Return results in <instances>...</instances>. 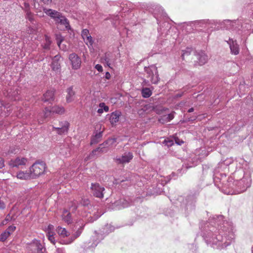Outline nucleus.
<instances>
[{"label":"nucleus","instance_id":"f257e3e1","mask_svg":"<svg viewBox=\"0 0 253 253\" xmlns=\"http://www.w3.org/2000/svg\"><path fill=\"white\" fill-rule=\"evenodd\" d=\"M224 218L222 215H213L201 225V236L207 245L213 249L224 250L235 240V227Z\"/></svg>","mask_w":253,"mask_h":253},{"label":"nucleus","instance_id":"f03ea898","mask_svg":"<svg viewBox=\"0 0 253 253\" xmlns=\"http://www.w3.org/2000/svg\"><path fill=\"white\" fill-rule=\"evenodd\" d=\"M234 177L239 178V175H243L240 179L234 180L232 177L228 178L225 183L221 181L219 182L220 188H222L223 192L227 195L238 194L245 192L249 188L252 183L251 171L246 169L243 166V168L236 170L234 172Z\"/></svg>","mask_w":253,"mask_h":253},{"label":"nucleus","instance_id":"7ed1b4c3","mask_svg":"<svg viewBox=\"0 0 253 253\" xmlns=\"http://www.w3.org/2000/svg\"><path fill=\"white\" fill-rule=\"evenodd\" d=\"M195 195H189L185 200L183 197H179L175 202V205L176 207L180 206L182 210L184 209L185 214H188L195 209Z\"/></svg>","mask_w":253,"mask_h":253},{"label":"nucleus","instance_id":"20e7f679","mask_svg":"<svg viewBox=\"0 0 253 253\" xmlns=\"http://www.w3.org/2000/svg\"><path fill=\"white\" fill-rule=\"evenodd\" d=\"M233 162V160L232 158H227L224 161L220 162L218 164V167L214 169L213 175V180L215 185L218 188L220 187L219 182H221V181H224L226 176L224 173L220 172L219 168H221L224 166H229Z\"/></svg>","mask_w":253,"mask_h":253},{"label":"nucleus","instance_id":"39448f33","mask_svg":"<svg viewBox=\"0 0 253 253\" xmlns=\"http://www.w3.org/2000/svg\"><path fill=\"white\" fill-rule=\"evenodd\" d=\"M210 23V21L209 20L205 19L184 22L178 24L175 23V28H176L178 30L182 29V31L185 29V31L187 32V28L188 27H191L192 29H197L200 28H206Z\"/></svg>","mask_w":253,"mask_h":253},{"label":"nucleus","instance_id":"423d86ee","mask_svg":"<svg viewBox=\"0 0 253 253\" xmlns=\"http://www.w3.org/2000/svg\"><path fill=\"white\" fill-rule=\"evenodd\" d=\"M145 72V77L149 79V80L144 79L143 83L144 85H149V83L150 82L153 84H157L160 80L159 77L157 67L155 65H151L148 67L144 68Z\"/></svg>","mask_w":253,"mask_h":253},{"label":"nucleus","instance_id":"0eeeda50","mask_svg":"<svg viewBox=\"0 0 253 253\" xmlns=\"http://www.w3.org/2000/svg\"><path fill=\"white\" fill-rule=\"evenodd\" d=\"M116 142V138H109L103 143L100 145V146L96 149L93 150L92 152L89 154L88 156H87L84 158V160L87 161L90 159V157H92L95 155L96 152H99L101 153L107 152L108 151L107 148L112 146L114 143Z\"/></svg>","mask_w":253,"mask_h":253},{"label":"nucleus","instance_id":"6e6552de","mask_svg":"<svg viewBox=\"0 0 253 253\" xmlns=\"http://www.w3.org/2000/svg\"><path fill=\"white\" fill-rule=\"evenodd\" d=\"M45 169V164L43 162L36 163L30 169L31 177L36 178L43 173Z\"/></svg>","mask_w":253,"mask_h":253},{"label":"nucleus","instance_id":"1a4fd4ad","mask_svg":"<svg viewBox=\"0 0 253 253\" xmlns=\"http://www.w3.org/2000/svg\"><path fill=\"white\" fill-rule=\"evenodd\" d=\"M223 24L227 29L237 31L239 34H241L240 31L243 27V25L240 20L231 21L230 20H225L223 21Z\"/></svg>","mask_w":253,"mask_h":253},{"label":"nucleus","instance_id":"9d476101","mask_svg":"<svg viewBox=\"0 0 253 253\" xmlns=\"http://www.w3.org/2000/svg\"><path fill=\"white\" fill-rule=\"evenodd\" d=\"M133 158V155L132 152L126 151L121 156H117L115 158V160L118 164L124 165L129 163L132 160Z\"/></svg>","mask_w":253,"mask_h":253},{"label":"nucleus","instance_id":"9b49d317","mask_svg":"<svg viewBox=\"0 0 253 253\" xmlns=\"http://www.w3.org/2000/svg\"><path fill=\"white\" fill-rule=\"evenodd\" d=\"M65 111V110L62 106H54L50 110L45 108L44 111V118H46L51 113L62 115L64 113Z\"/></svg>","mask_w":253,"mask_h":253},{"label":"nucleus","instance_id":"f8f14e48","mask_svg":"<svg viewBox=\"0 0 253 253\" xmlns=\"http://www.w3.org/2000/svg\"><path fill=\"white\" fill-rule=\"evenodd\" d=\"M149 11L153 13L154 17L157 19L158 24L160 25V27H161V20H160V17L161 16L163 15L164 14L163 8L159 5H154L153 6V7L149 9Z\"/></svg>","mask_w":253,"mask_h":253},{"label":"nucleus","instance_id":"ddd939ff","mask_svg":"<svg viewBox=\"0 0 253 253\" xmlns=\"http://www.w3.org/2000/svg\"><path fill=\"white\" fill-rule=\"evenodd\" d=\"M90 189L94 196L99 198L103 197L105 188L101 187L98 183H92Z\"/></svg>","mask_w":253,"mask_h":253},{"label":"nucleus","instance_id":"4468645a","mask_svg":"<svg viewBox=\"0 0 253 253\" xmlns=\"http://www.w3.org/2000/svg\"><path fill=\"white\" fill-rule=\"evenodd\" d=\"M69 59L73 69L77 70L80 68L82 63L81 59L77 54L74 53L70 54Z\"/></svg>","mask_w":253,"mask_h":253},{"label":"nucleus","instance_id":"2eb2a0df","mask_svg":"<svg viewBox=\"0 0 253 253\" xmlns=\"http://www.w3.org/2000/svg\"><path fill=\"white\" fill-rule=\"evenodd\" d=\"M27 159L23 157H17L15 159H12L9 162V165L11 168H18L21 166H24L27 162Z\"/></svg>","mask_w":253,"mask_h":253},{"label":"nucleus","instance_id":"dca6fc26","mask_svg":"<svg viewBox=\"0 0 253 253\" xmlns=\"http://www.w3.org/2000/svg\"><path fill=\"white\" fill-rule=\"evenodd\" d=\"M201 158L199 156L197 157L196 156H195L192 158H189L187 160V163H185L184 165H182V169L181 170H183L184 169H187L196 166L200 162Z\"/></svg>","mask_w":253,"mask_h":253},{"label":"nucleus","instance_id":"f3484780","mask_svg":"<svg viewBox=\"0 0 253 253\" xmlns=\"http://www.w3.org/2000/svg\"><path fill=\"white\" fill-rule=\"evenodd\" d=\"M113 208L114 209H121L127 207L129 205L128 202L124 198H119L118 200L112 202Z\"/></svg>","mask_w":253,"mask_h":253},{"label":"nucleus","instance_id":"a211bd4d","mask_svg":"<svg viewBox=\"0 0 253 253\" xmlns=\"http://www.w3.org/2000/svg\"><path fill=\"white\" fill-rule=\"evenodd\" d=\"M195 55L196 56L198 65L200 66L204 65L208 60V55L203 51H196Z\"/></svg>","mask_w":253,"mask_h":253},{"label":"nucleus","instance_id":"6ab92c4d","mask_svg":"<svg viewBox=\"0 0 253 253\" xmlns=\"http://www.w3.org/2000/svg\"><path fill=\"white\" fill-rule=\"evenodd\" d=\"M231 50V53L232 54L237 55L239 53V46L236 40L229 38L228 41H226Z\"/></svg>","mask_w":253,"mask_h":253},{"label":"nucleus","instance_id":"aec40b11","mask_svg":"<svg viewBox=\"0 0 253 253\" xmlns=\"http://www.w3.org/2000/svg\"><path fill=\"white\" fill-rule=\"evenodd\" d=\"M61 58V56L58 54L52 58L51 66L53 71L58 72L60 69Z\"/></svg>","mask_w":253,"mask_h":253},{"label":"nucleus","instance_id":"412c9836","mask_svg":"<svg viewBox=\"0 0 253 253\" xmlns=\"http://www.w3.org/2000/svg\"><path fill=\"white\" fill-rule=\"evenodd\" d=\"M63 125L62 127L53 126V129L56 130L57 133L59 135L66 134L68 132L70 124L67 121H64Z\"/></svg>","mask_w":253,"mask_h":253},{"label":"nucleus","instance_id":"4be33fe9","mask_svg":"<svg viewBox=\"0 0 253 253\" xmlns=\"http://www.w3.org/2000/svg\"><path fill=\"white\" fill-rule=\"evenodd\" d=\"M84 226V224L83 222L81 223V225L80 228L76 232L74 235L72 236L67 241H64V244H69L72 243L76 238L79 237L81 234L83 228Z\"/></svg>","mask_w":253,"mask_h":253},{"label":"nucleus","instance_id":"5701e85b","mask_svg":"<svg viewBox=\"0 0 253 253\" xmlns=\"http://www.w3.org/2000/svg\"><path fill=\"white\" fill-rule=\"evenodd\" d=\"M43 11L47 15L49 16L51 18L53 19L54 20L56 18H58V16H60V12H59L55 10L44 8L43 9Z\"/></svg>","mask_w":253,"mask_h":253},{"label":"nucleus","instance_id":"b1692460","mask_svg":"<svg viewBox=\"0 0 253 253\" xmlns=\"http://www.w3.org/2000/svg\"><path fill=\"white\" fill-rule=\"evenodd\" d=\"M121 115V113L120 111H115L112 112L110 116L109 120L112 125H114L117 123L119 120V118Z\"/></svg>","mask_w":253,"mask_h":253},{"label":"nucleus","instance_id":"393cba45","mask_svg":"<svg viewBox=\"0 0 253 253\" xmlns=\"http://www.w3.org/2000/svg\"><path fill=\"white\" fill-rule=\"evenodd\" d=\"M153 109V107L150 104H145L141 106V108L138 110V114L142 116L145 114H147Z\"/></svg>","mask_w":253,"mask_h":253},{"label":"nucleus","instance_id":"a878e982","mask_svg":"<svg viewBox=\"0 0 253 253\" xmlns=\"http://www.w3.org/2000/svg\"><path fill=\"white\" fill-rule=\"evenodd\" d=\"M54 91L53 90H47L43 95L42 100L44 102L52 101L54 99Z\"/></svg>","mask_w":253,"mask_h":253},{"label":"nucleus","instance_id":"bb28decb","mask_svg":"<svg viewBox=\"0 0 253 253\" xmlns=\"http://www.w3.org/2000/svg\"><path fill=\"white\" fill-rule=\"evenodd\" d=\"M32 245L36 248L37 253H45V248L41 244L40 241L34 240Z\"/></svg>","mask_w":253,"mask_h":253},{"label":"nucleus","instance_id":"cd10ccee","mask_svg":"<svg viewBox=\"0 0 253 253\" xmlns=\"http://www.w3.org/2000/svg\"><path fill=\"white\" fill-rule=\"evenodd\" d=\"M67 92L66 101L68 103H70L74 100L75 94V91L73 90V86H70L68 88Z\"/></svg>","mask_w":253,"mask_h":253},{"label":"nucleus","instance_id":"c85d7f7f","mask_svg":"<svg viewBox=\"0 0 253 253\" xmlns=\"http://www.w3.org/2000/svg\"><path fill=\"white\" fill-rule=\"evenodd\" d=\"M16 177L21 180H26L31 177L30 172L20 171L16 173Z\"/></svg>","mask_w":253,"mask_h":253},{"label":"nucleus","instance_id":"c756f323","mask_svg":"<svg viewBox=\"0 0 253 253\" xmlns=\"http://www.w3.org/2000/svg\"><path fill=\"white\" fill-rule=\"evenodd\" d=\"M193 51V48L191 47H187L184 49L181 50V57L182 60H185L186 58L190 55Z\"/></svg>","mask_w":253,"mask_h":253},{"label":"nucleus","instance_id":"7c9ffc66","mask_svg":"<svg viewBox=\"0 0 253 253\" xmlns=\"http://www.w3.org/2000/svg\"><path fill=\"white\" fill-rule=\"evenodd\" d=\"M62 219L67 224H70L72 221L71 213L67 211H64L62 214Z\"/></svg>","mask_w":253,"mask_h":253},{"label":"nucleus","instance_id":"2f4dec72","mask_svg":"<svg viewBox=\"0 0 253 253\" xmlns=\"http://www.w3.org/2000/svg\"><path fill=\"white\" fill-rule=\"evenodd\" d=\"M57 233L62 237H67L69 234L65 228H62L60 226H58L56 229Z\"/></svg>","mask_w":253,"mask_h":253},{"label":"nucleus","instance_id":"473e14b6","mask_svg":"<svg viewBox=\"0 0 253 253\" xmlns=\"http://www.w3.org/2000/svg\"><path fill=\"white\" fill-rule=\"evenodd\" d=\"M51 42L49 37L47 36H45V40L42 43V46L43 49L48 50L50 49V46Z\"/></svg>","mask_w":253,"mask_h":253},{"label":"nucleus","instance_id":"72a5a7b5","mask_svg":"<svg viewBox=\"0 0 253 253\" xmlns=\"http://www.w3.org/2000/svg\"><path fill=\"white\" fill-rule=\"evenodd\" d=\"M141 94L142 96L144 98H148L152 94V90H151L149 88L145 87L143 88L141 90Z\"/></svg>","mask_w":253,"mask_h":253},{"label":"nucleus","instance_id":"f704fd0d","mask_svg":"<svg viewBox=\"0 0 253 253\" xmlns=\"http://www.w3.org/2000/svg\"><path fill=\"white\" fill-rule=\"evenodd\" d=\"M56 40L57 42V44L58 45L59 47L63 50H66V46H64V45L61 44V43L63 41V38L60 35H57Z\"/></svg>","mask_w":253,"mask_h":253},{"label":"nucleus","instance_id":"c9c22d12","mask_svg":"<svg viewBox=\"0 0 253 253\" xmlns=\"http://www.w3.org/2000/svg\"><path fill=\"white\" fill-rule=\"evenodd\" d=\"M62 19H60L58 24H60L64 26L66 30L70 29V26L69 21L66 17H62Z\"/></svg>","mask_w":253,"mask_h":253},{"label":"nucleus","instance_id":"e433bc0d","mask_svg":"<svg viewBox=\"0 0 253 253\" xmlns=\"http://www.w3.org/2000/svg\"><path fill=\"white\" fill-rule=\"evenodd\" d=\"M84 41L89 48L92 47L93 40L90 34L84 39Z\"/></svg>","mask_w":253,"mask_h":253},{"label":"nucleus","instance_id":"4c0bfd02","mask_svg":"<svg viewBox=\"0 0 253 253\" xmlns=\"http://www.w3.org/2000/svg\"><path fill=\"white\" fill-rule=\"evenodd\" d=\"M163 144L168 148L173 145V137H168L163 141Z\"/></svg>","mask_w":253,"mask_h":253},{"label":"nucleus","instance_id":"58836bf2","mask_svg":"<svg viewBox=\"0 0 253 253\" xmlns=\"http://www.w3.org/2000/svg\"><path fill=\"white\" fill-rule=\"evenodd\" d=\"M102 136V132L100 131L96 133L91 140V144L97 143Z\"/></svg>","mask_w":253,"mask_h":253},{"label":"nucleus","instance_id":"ea45409f","mask_svg":"<svg viewBox=\"0 0 253 253\" xmlns=\"http://www.w3.org/2000/svg\"><path fill=\"white\" fill-rule=\"evenodd\" d=\"M17 148H16L15 147H11L9 148V150L7 152L3 153V156H6L7 155H8L15 154L17 152Z\"/></svg>","mask_w":253,"mask_h":253},{"label":"nucleus","instance_id":"a19ab883","mask_svg":"<svg viewBox=\"0 0 253 253\" xmlns=\"http://www.w3.org/2000/svg\"><path fill=\"white\" fill-rule=\"evenodd\" d=\"M14 220V218L13 216H11L10 214H8L4 220H3L1 222V225H4L6 224L8 222Z\"/></svg>","mask_w":253,"mask_h":253},{"label":"nucleus","instance_id":"79ce46f5","mask_svg":"<svg viewBox=\"0 0 253 253\" xmlns=\"http://www.w3.org/2000/svg\"><path fill=\"white\" fill-rule=\"evenodd\" d=\"M94 238H98L100 239V240L99 241H97V240L94 241V242L93 243L92 245H91V247L92 248L95 247L97 245V244H98L99 241L101 240H102L103 239L104 237H103L102 235H99L95 232V236Z\"/></svg>","mask_w":253,"mask_h":253},{"label":"nucleus","instance_id":"37998d69","mask_svg":"<svg viewBox=\"0 0 253 253\" xmlns=\"http://www.w3.org/2000/svg\"><path fill=\"white\" fill-rule=\"evenodd\" d=\"M9 236V233L4 231L0 235V241L4 242Z\"/></svg>","mask_w":253,"mask_h":253},{"label":"nucleus","instance_id":"c03bdc74","mask_svg":"<svg viewBox=\"0 0 253 253\" xmlns=\"http://www.w3.org/2000/svg\"><path fill=\"white\" fill-rule=\"evenodd\" d=\"M26 18L30 21L31 22H33L34 20V15L31 11L26 12Z\"/></svg>","mask_w":253,"mask_h":253},{"label":"nucleus","instance_id":"a18cd8bd","mask_svg":"<svg viewBox=\"0 0 253 253\" xmlns=\"http://www.w3.org/2000/svg\"><path fill=\"white\" fill-rule=\"evenodd\" d=\"M54 226L51 224H49L47 226V227L46 229V231L47 232V234H54Z\"/></svg>","mask_w":253,"mask_h":253},{"label":"nucleus","instance_id":"49530a36","mask_svg":"<svg viewBox=\"0 0 253 253\" xmlns=\"http://www.w3.org/2000/svg\"><path fill=\"white\" fill-rule=\"evenodd\" d=\"M189 248L190 250L189 253H198L197 247L194 244L190 245Z\"/></svg>","mask_w":253,"mask_h":253},{"label":"nucleus","instance_id":"de8ad7c7","mask_svg":"<svg viewBox=\"0 0 253 253\" xmlns=\"http://www.w3.org/2000/svg\"><path fill=\"white\" fill-rule=\"evenodd\" d=\"M90 35L89 31L86 29H83L82 31V37L83 39H85L86 37Z\"/></svg>","mask_w":253,"mask_h":253},{"label":"nucleus","instance_id":"09e8293b","mask_svg":"<svg viewBox=\"0 0 253 253\" xmlns=\"http://www.w3.org/2000/svg\"><path fill=\"white\" fill-rule=\"evenodd\" d=\"M22 9L24 10L25 12L30 11V6L28 2H24L23 6L22 7Z\"/></svg>","mask_w":253,"mask_h":253},{"label":"nucleus","instance_id":"8fccbe9b","mask_svg":"<svg viewBox=\"0 0 253 253\" xmlns=\"http://www.w3.org/2000/svg\"><path fill=\"white\" fill-rule=\"evenodd\" d=\"M55 234H47V236L48 237V239L49 241L52 243L53 245L55 244V240L54 238Z\"/></svg>","mask_w":253,"mask_h":253},{"label":"nucleus","instance_id":"3c124183","mask_svg":"<svg viewBox=\"0 0 253 253\" xmlns=\"http://www.w3.org/2000/svg\"><path fill=\"white\" fill-rule=\"evenodd\" d=\"M99 107L100 108L104 109V111L106 112H108L109 111V107L103 102L100 103L99 104Z\"/></svg>","mask_w":253,"mask_h":253},{"label":"nucleus","instance_id":"603ef678","mask_svg":"<svg viewBox=\"0 0 253 253\" xmlns=\"http://www.w3.org/2000/svg\"><path fill=\"white\" fill-rule=\"evenodd\" d=\"M16 227L14 226H9L5 230V232H7L9 235L10 234L15 230Z\"/></svg>","mask_w":253,"mask_h":253},{"label":"nucleus","instance_id":"864d4df0","mask_svg":"<svg viewBox=\"0 0 253 253\" xmlns=\"http://www.w3.org/2000/svg\"><path fill=\"white\" fill-rule=\"evenodd\" d=\"M184 141L182 140H180L178 137L175 136V144H176L178 145H181L184 143Z\"/></svg>","mask_w":253,"mask_h":253},{"label":"nucleus","instance_id":"5fc2aeb1","mask_svg":"<svg viewBox=\"0 0 253 253\" xmlns=\"http://www.w3.org/2000/svg\"><path fill=\"white\" fill-rule=\"evenodd\" d=\"M109 229V231L107 233V232H106V233L107 234L109 233V232H111L114 231V227L113 226H111V225L107 224V225H106L105 228L104 229V230L105 229Z\"/></svg>","mask_w":253,"mask_h":253},{"label":"nucleus","instance_id":"6e6d98bb","mask_svg":"<svg viewBox=\"0 0 253 253\" xmlns=\"http://www.w3.org/2000/svg\"><path fill=\"white\" fill-rule=\"evenodd\" d=\"M61 17H65L61 13H60V16H58V18H56L54 20V21L56 24H58L60 20V19H62Z\"/></svg>","mask_w":253,"mask_h":253},{"label":"nucleus","instance_id":"4d7b16f0","mask_svg":"<svg viewBox=\"0 0 253 253\" xmlns=\"http://www.w3.org/2000/svg\"><path fill=\"white\" fill-rule=\"evenodd\" d=\"M95 68L100 72L103 71V68L102 66L100 64H96L95 66Z\"/></svg>","mask_w":253,"mask_h":253},{"label":"nucleus","instance_id":"13d9d810","mask_svg":"<svg viewBox=\"0 0 253 253\" xmlns=\"http://www.w3.org/2000/svg\"><path fill=\"white\" fill-rule=\"evenodd\" d=\"M4 166V160L1 158L0 157V169H2Z\"/></svg>","mask_w":253,"mask_h":253},{"label":"nucleus","instance_id":"bf43d9fd","mask_svg":"<svg viewBox=\"0 0 253 253\" xmlns=\"http://www.w3.org/2000/svg\"><path fill=\"white\" fill-rule=\"evenodd\" d=\"M56 253H65L64 250L63 248H57L56 249Z\"/></svg>","mask_w":253,"mask_h":253},{"label":"nucleus","instance_id":"052dcab7","mask_svg":"<svg viewBox=\"0 0 253 253\" xmlns=\"http://www.w3.org/2000/svg\"><path fill=\"white\" fill-rule=\"evenodd\" d=\"M99 217L98 216H95V217H90V219H88V222H93L94 220H96Z\"/></svg>","mask_w":253,"mask_h":253},{"label":"nucleus","instance_id":"680f3d73","mask_svg":"<svg viewBox=\"0 0 253 253\" xmlns=\"http://www.w3.org/2000/svg\"><path fill=\"white\" fill-rule=\"evenodd\" d=\"M5 208V204L3 201L0 199V210L4 209Z\"/></svg>","mask_w":253,"mask_h":253},{"label":"nucleus","instance_id":"e2e57ef3","mask_svg":"<svg viewBox=\"0 0 253 253\" xmlns=\"http://www.w3.org/2000/svg\"><path fill=\"white\" fill-rule=\"evenodd\" d=\"M163 24H164V26H166V29H168L170 28L171 26L168 23V20H167V21L164 22Z\"/></svg>","mask_w":253,"mask_h":253},{"label":"nucleus","instance_id":"0e129e2a","mask_svg":"<svg viewBox=\"0 0 253 253\" xmlns=\"http://www.w3.org/2000/svg\"><path fill=\"white\" fill-rule=\"evenodd\" d=\"M105 77L107 80L110 79L111 78L110 74L108 72H106Z\"/></svg>","mask_w":253,"mask_h":253},{"label":"nucleus","instance_id":"69168bd1","mask_svg":"<svg viewBox=\"0 0 253 253\" xmlns=\"http://www.w3.org/2000/svg\"><path fill=\"white\" fill-rule=\"evenodd\" d=\"M164 117L168 120V122H169L170 120L172 119V118L171 117V116L170 115L165 116Z\"/></svg>","mask_w":253,"mask_h":253},{"label":"nucleus","instance_id":"338daca9","mask_svg":"<svg viewBox=\"0 0 253 253\" xmlns=\"http://www.w3.org/2000/svg\"><path fill=\"white\" fill-rule=\"evenodd\" d=\"M44 3L48 4L51 2V0H41Z\"/></svg>","mask_w":253,"mask_h":253},{"label":"nucleus","instance_id":"774afa93","mask_svg":"<svg viewBox=\"0 0 253 253\" xmlns=\"http://www.w3.org/2000/svg\"><path fill=\"white\" fill-rule=\"evenodd\" d=\"M104 111V109H102V108H99L97 110V113H98L99 114H102V113H103V111Z\"/></svg>","mask_w":253,"mask_h":253}]
</instances>
